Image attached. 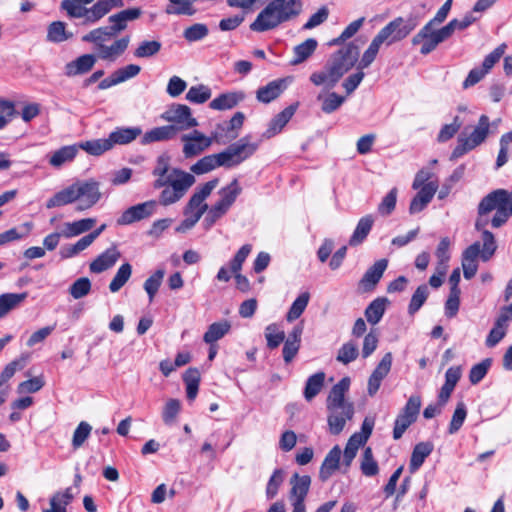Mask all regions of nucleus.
Returning a JSON list of instances; mask_svg holds the SVG:
<instances>
[{
  "instance_id": "nucleus-27",
  "label": "nucleus",
  "mask_w": 512,
  "mask_h": 512,
  "mask_svg": "<svg viewBox=\"0 0 512 512\" xmlns=\"http://www.w3.org/2000/svg\"><path fill=\"white\" fill-rule=\"evenodd\" d=\"M341 454L338 445L328 452L319 471V479L322 482H326L339 469Z\"/></svg>"
},
{
  "instance_id": "nucleus-21",
  "label": "nucleus",
  "mask_w": 512,
  "mask_h": 512,
  "mask_svg": "<svg viewBox=\"0 0 512 512\" xmlns=\"http://www.w3.org/2000/svg\"><path fill=\"white\" fill-rule=\"evenodd\" d=\"M478 257L480 254V242L468 246L462 253V268L465 279L473 278L478 270Z\"/></svg>"
},
{
  "instance_id": "nucleus-40",
  "label": "nucleus",
  "mask_w": 512,
  "mask_h": 512,
  "mask_svg": "<svg viewBox=\"0 0 512 512\" xmlns=\"http://www.w3.org/2000/svg\"><path fill=\"white\" fill-rule=\"evenodd\" d=\"M73 37V33L66 30V23L54 21L47 27L46 40L52 43H61Z\"/></svg>"
},
{
  "instance_id": "nucleus-20",
  "label": "nucleus",
  "mask_w": 512,
  "mask_h": 512,
  "mask_svg": "<svg viewBox=\"0 0 512 512\" xmlns=\"http://www.w3.org/2000/svg\"><path fill=\"white\" fill-rule=\"evenodd\" d=\"M388 266V260L380 259L376 261L371 267L367 269L363 277L359 282V286L364 291H372L380 279L382 278L386 268Z\"/></svg>"
},
{
  "instance_id": "nucleus-37",
  "label": "nucleus",
  "mask_w": 512,
  "mask_h": 512,
  "mask_svg": "<svg viewBox=\"0 0 512 512\" xmlns=\"http://www.w3.org/2000/svg\"><path fill=\"white\" fill-rule=\"evenodd\" d=\"M96 224L95 218H84L74 222L64 223L63 236L65 238L76 237L90 231Z\"/></svg>"
},
{
  "instance_id": "nucleus-54",
  "label": "nucleus",
  "mask_w": 512,
  "mask_h": 512,
  "mask_svg": "<svg viewBox=\"0 0 512 512\" xmlns=\"http://www.w3.org/2000/svg\"><path fill=\"white\" fill-rule=\"evenodd\" d=\"M429 296V288L426 284H422L413 293L408 305V314L414 315L420 310Z\"/></svg>"
},
{
  "instance_id": "nucleus-43",
  "label": "nucleus",
  "mask_w": 512,
  "mask_h": 512,
  "mask_svg": "<svg viewBox=\"0 0 512 512\" xmlns=\"http://www.w3.org/2000/svg\"><path fill=\"white\" fill-rule=\"evenodd\" d=\"M231 329V324L227 320L212 323L203 336V340L207 344H213L214 342L223 338Z\"/></svg>"
},
{
  "instance_id": "nucleus-10",
  "label": "nucleus",
  "mask_w": 512,
  "mask_h": 512,
  "mask_svg": "<svg viewBox=\"0 0 512 512\" xmlns=\"http://www.w3.org/2000/svg\"><path fill=\"white\" fill-rule=\"evenodd\" d=\"M507 191L498 189L486 195L478 205V211L482 214H489L496 210L495 215L491 219L493 228H499L506 223L505 204H506Z\"/></svg>"
},
{
  "instance_id": "nucleus-33",
  "label": "nucleus",
  "mask_w": 512,
  "mask_h": 512,
  "mask_svg": "<svg viewBox=\"0 0 512 512\" xmlns=\"http://www.w3.org/2000/svg\"><path fill=\"white\" fill-rule=\"evenodd\" d=\"M318 42L314 38H308L293 48V57L290 60L292 66L299 65L309 59L317 49Z\"/></svg>"
},
{
  "instance_id": "nucleus-55",
  "label": "nucleus",
  "mask_w": 512,
  "mask_h": 512,
  "mask_svg": "<svg viewBox=\"0 0 512 512\" xmlns=\"http://www.w3.org/2000/svg\"><path fill=\"white\" fill-rule=\"evenodd\" d=\"M265 338L267 347L275 349L285 340V332L278 324L272 323L265 328Z\"/></svg>"
},
{
  "instance_id": "nucleus-3",
  "label": "nucleus",
  "mask_w": 512,
  "mask_h": 512,
  "mask_svg": "<svg viewBox=\"0 0 512 512\" xmlns=\"http://www.w3.org/2000/svg\"><path fill=\"white\" fill-rule=\"evenodd\" d=\"M359 46L350 42L330 55L322 71L313 72L310 81L316 85H326L331 89L350 71L359 58Z\"/></svg>"
},
{
  "instance_id": "nucleus-44",
  "label": "nucleus",
  "mask_w": 512,
  "mask_h": 512,
  "mask_svg": "<svg viewBox=\"0 0 512 512\" xmlns=\"http://www.w3.org/2000/svg\"><path fill=\"white\" fill-rule=\"evenodd\" d=\"M325 376V373L321 371L311 375L307 379L303 392L304 398L307 401L314 399L322 390L325 382Z\"/></svg>"
},
{
  "instance_id": "nucleus-34",
  "label": "nucleus",
  "mask_w": 512,
  "mask_h": 512,
  "mask_svg": "<svg viewBox=\"0 0 512 512\" xmlns=\"http://www.w3.org/2000/svg\"><path fill=\"white\" fill-rule=\"evenodd\" d=\"M373 224L374 218L372 215H366L362 217L358 221L357 226L349 239V245L351 247H356L362 244L364 240L367 238L368 234L370 233Z\"/></svg>"
},
{
  "instance_id": "nucleus-46",
  "label": "nucleus",
  "mask_w": 512,
  "mask_h": 512,
  "mask_svg": "<svg viewBox=\"0 0 512 512\" xmlns=\"http://www.w3.org/2000/svg\"><path fill=\"white\" fill-rule=\"evenodd\" d=\"M78 152L77 145L64 146L56 150L50 157L49 163L56 168L61 167L66 162L72 161Z\"/></svg>"
},
{
  "instance_id": "nucleus-25",
  "label": "nucleus",
  "mask_w": 512,
  "mask_h": 512,
  "mask_svg": "<svg viewBox=\"0 0 512 512\" xmlns=\"http://www.w3.org/2000/svg\"><path fill=\"white\" fill-rule=\"evenodd\" d=\"M142 135V129L138 126L134 127H117L108 136L111 149L115 145H127Z\"/></svg>"
},
{
  "instance_id": "nucleus-42",
  "label": "nucleus",
  "mask_w": 512,
  "mask_h": 512,
  "mask_svg": "<svg viewBox=\"0 0 512 512\" xmlns=\"http://www.w3.org/2000/svg\"><path fill=\"white\" fill-rule=\"evenodd\" d=\"M27 292L4 293L0 295V318L5 317L11 310L18 307L26 298Z\"/></svg>"
},
{
  "instance_id": "nucleus-49",
  "label": "nucleus",
  "mask_w": 512,
  "mask_h": 512,
  "mask_svg": "<svg viewBox=\"0 0 512 512\" xmlns=\"http://www.w3.org/2000/svg\"><path fill=\"white\" fill-rule=\"evenodd\" d=\"M78 146V150L82 149L88 154L93 156H100L103 153L111 150V144L108 138L95 139L90 141L81 142Z\"/></svg>"
},
{
  "instance_id": "nucleus-51",
  "label": "nucleus",
  "mask_w": 512,
  "mask_h": 512,
  "mask_svg": "<svg viewBox=\"0 0 512 512\" xmlns=\"http://www.w3.org/2000/svg\"><path fill=\"white\" fill-rule=\"evenodd\" d=\"M211 95L212 91L208 86L199 84L189 88L186 100L194 104H203L211 98Z\"/></svg>"
},
{
  "instance_id": "nucleus-52",
  "label": "nucleus",
  "mask_w": 512,
  "mask_h": 512,
  "mask_svg": "<svg viewBox=\"0 0 512 512\" xmlns=\"http://www.w3.org/2000/svg\"><path fill=\"white\" fill-rule=\"evenodd\" d=\"M131 274L132 266L129 263L122 264L109 284L110 291L112 293L118 292L129 280Z\"/></svg>"
},
{
  "instance_id": "nucleus-47",
  "label": "nucleus",
  "mask_w": 512,
  "mask_h": 512,
  "mask_svg": "<svg viewBox=\"0 0 512 512\" xmlns=\"http://www.w3.org/2000/svg\"><path fill=\"white\" fill-rule=\"evenodd\" d=\"M241 192L242 188L240 187L238 180L234 179L229 185L219 190L218 194L220 199L218 201L230 208Z\"/></svg>"
},
{
  "instance_id": "nucleus-38",
  "label": "nucleus",
  "mask_w": 512,
  "mask_h": 512,
  "mask_svg": "<svg viewBox=\"0 0 512 512\" xmlns=\"http://www.w3.org/2000/svg\"><path fill=\"white\" fill-rule=\"evenodd\" d=\"M387 304L388 299L385 297L374 299L364 312L367 321L372 325L379 323L386 311Z\"/></svg>"
},
{
  "instance_id": "nucleus-57",
  "label": "nucleus",
  "mask_w": 512,
  "mask_h": 512,
  "mask_svg": "<svg viewBox=\"0 0 512 512\" xmlns=\"http://www.w3.org/2000/svg\"><path fill=\"white\" fill-rule=\"evenodd\" d=\"M361 471L365 476L372 477L378 474L379 467L373 457V452L370 447H366L361 461Z\"/></svg>"
},
{
  "instance_id": "nucleus-35",
  "label": "nucleus",
  "mask_w": 512,
  "mask_h": 512,
  "mask_svg": "<svg viewBox=\"0 0 512 512\" xmlns=\"http://www.w3.org/2000/svg\"><path fill=\"white\" fill-rule=\"evenodd\" d=\"M433 444L430 442H420L415 445L409 464L411 473L416 472L424 463L425 459L432 453Z\"/></svg>"
},
{
  "instance_id": "nucleus-39",
  "label": "nucleus",
  "mask_w": 512,
  "mask_h": 512,
  "mask_svg": "<svg viewBox=\"0 0 512 512\" xmlns=\"http://www.w3.org/2000/svg\"><path fill=\"white\" fill-rule=\"evenodd\" d=\"M284 80H274L257 90V99L263 103H269L280 96L284 89Z\"/></svg>"
},
{
  "instance_id": "nucleus-53",
  "label": "nucleus",
  "mask_w": 512,
  "mask_h": 512,
  "mask_svg": "<svg viewBox=\"0 0 512 512\" xmlns=\"http://www.w3.org/2000/svg\"><path fill=\"white\" fill-rule=\"evenodd\" d=\"M450 240L448 237H444L438 244L436 249V257L438 259L437 271L441 275H445L447 270V263L450 259L449 253Z\"/></svg>"
},
{
  "instance_id": "nucleus-64",
  "label": "nucleus",
  "mask_w": 512,
  "mask_h": 512,
  "mask_svg": "<svg viewBox=\"0 0 512 512\" xmlns=\"http://www.w3.org/2000/svg\"><path fill=\"white\" fill-rule=\"evenodd\" d=\"M91 291V281L87 277L78 278L69 287V293L74 299H81Z\"/></svg>"
},
{
  "instance_id": "nucleus-24",
  "label": "nucleus",
  "mask_w": 512,
  "mask_h": 512,
  "mask_svg": "<svg viewBox=\"0 0 512 512\" xmlns=\"http://www.w3.org/2000/svg\"><path fill=\"white\" fill-rule=\"evenodd\" d=\"M303 333V326L296 325L286 338L282 350L283 359L285 363H290L297 355L301 346V336Z\"/></svg>"
},
{
  "instance_id": "nucleus-9",
  "label": "nucleus",
  "mask_w": 512,
  "mask_h": 512,
  "mask_svg": "<svg viewBox=\"0 0 512 512\" xmlns=\"http://www.w3.org/2000/svg\"><path fill=\"white\" fill-rule=\"evenodd\" d=\"M417 26L413 17H397L384 26L376 37L387 46L405 39Z\"/></svg>"
},
{
  "instance_id": "nucleus-22",
  "label": "nucleus",
  "mask_w": 512,
  "mask_h": 512,
  "mask_svg": "<svg viewBox=\"0 0 512 512\" xmlns=\"http://www.w3.org/2000/svg\"><path fill=\"white\" fill-rule=\"evenodd\" d=\"M437 189L438 184L434 181L427 182V184L420 188V191L416 194L410 203V214L421 212L430 203Z\"/></svg>"
},
{
  "instance_id": "nucleus-36",
  "label": "nucleus",
  "mask_w": 512,
  "mask_h": 512,
  "mask_svg": "<svg viewBox=\"0 0 512 512\" xmlns=\"http://www.w3.org/2000/svg\"><path fill=\"white\" fill-rule=\"evenodd\" d=\"M76 188L74 184L58 191L46 202V208L52 209L56 207H62L71 203L76 202Z\"/></svg>"
},
{
  "instance_id": "nucleus-18",
  "label": "nucleus",
  "mask_w": 512,
  "mask_h": 512,
  "mask_svg": "<svg viewBox=\"0 0 512 512\" xmlns=\"http://www.w3.org/2000/svg\"><path fill=\"white\" fill-rule=\"evenodd\" d=\"M392 360V353L387 352L370 375L367 386V393L369 396H374L378 392L382 380L391 370Z\"/></svg>"
},
{
  "instance_id": "nucleus-28",
  "label": "nucleus",
  "mask_w": 512,
  "mask_h": 512,
  "mask_svg": "<svg viewBox=\"0 0 512 512\" xmlns=\"http://www.w3.org/2000/svg\"><path fill=\"white\" fill-rule=\"evenodd\" d=\"M245 99V93L242 91H233L220 94L214 98L209 107L213 110L224 111L236 107L240 102Z\"/></svg>"
},
{
  "instance_id": "nucleus-1",
  "label": "nucleus",
  "mask_w": 512,
  "mask_h": 512,
  "mask_svg": "<svg viewBox=\"0 0 512 512\" xmlns=\"http://www.w3.org/2000/svg\"><path fill=\"white\" fill-rule=\"evenodd\" d=\"M142 13L139 7L121 10L109 16V26L95 28L83 35L81 40L94 45L99 59L114 62L125 53L131 40L129 35L117 36L127 29L129 22L139 19Z\"/></svg>"
},
{
  "instance_id": "nucleus-2",
  "label": "nucleus",
  "mask_w": 512,
  "mask_h": 512,
  "mask_svg": "<svg viewBox=\"0 0 512 512\" xmlns=\"http://www.w3.org/2000/svg\"><path fill=\"white\" fill-rule=\"evenodd\" d=\"M170 162L169 155L161 154L157 157L152 170V175L155 177L153 188H164L159 196V202L164 206L181 200L196 181L194 175L171 167Z\"/></svg>"
},
{
  "instance_id": "nucleus-15",
  "label": "nucleus",
  "mask_w": 512,
  "mask_h": 512,
  "mask_svg": "<svg viewBox=\"0 0 512 512\" xmlns=\"http://www.w3.org/2000/svg\"><path fill=\"white\" fill-rule=\"evenodd\" d=\"M158 207L156 200H149L143 203L136 204L127 208L121 216L117 219L118 225H130L134 222H138L147 219L155 214Z\"/></svg>"
},
{
  "instance_id": "nucleus-19",
  "label": "nucleus",
  "mask_w": 512,
  "mask_h": 512,
  "mask_svg": "<svg viewBox=\"0 0 512 512\" xmlns=\"http://www.w3.org/2000/svg\"><path fill=\"white\" fill-rule=\"evenodd\" d=\"M124 0H98L91 6L83 17L84 23L94 24L106 16L114 8H123Z\"/></svg>"
},
{
  "instance_id": "nucleus-29",
  "label": "nucleus",
  "mask_w": 512,
  "mask_h": 512,
  "mask_svg": "<svg viewBox=\"0 0 512 512\" xmlns=\"http://www.w3.org/2000/svg\"><path fill=\"white\" fill-rule=\"evenodd\" d=\"M297 105H290L283 111L278 113L269 123L268 129L263 133L265 138H271L276 134L280 133L284 126L289 122L292 116L295 114Z\"/></svg>"
},
{
  "instance_id": "nucleus-63",
  "label": "nucleus",
  "mask_w": 512,
  "mask_h": 512,
  "mask_svg": "<svg viewBox=\"0 0 512 512\" xmlns=\"http://www.w3.org/2000/svg\"><path fill=\"white\" fill-rule=\"evenodd\" d=\"M218 167L215 154L207 155L198 160L190 168L191 172L201 175L208 173Z\"/></svg>"
},
{
  "instance_id": "nucleus-11",
  "label": "nucleus",
  "mask_w": 512,
  "mask_h": 512,
  "mask_svg": "<svg viewBox=\"0 0 512 512\" xmlns=\"http://www.w3.org/2000/svg\"><path fill=\"white\" fill-rule=\"evenodd\" d=\"M422 405L419 395H412L397 415L394 423L393 438L399 440L405 431L417 420Z\"/></svg>"
},
{
  "instance_id": "nucleus-31",
  "label": "nucleus",
  "mask_w": 512,
  "mask_h": 512,
  "mask_svg": "<svg viewBox=\"0 0 512 512\" xmlns=\"http://www.w3.org/2000/svg\"><path fill=\"white\" fill-rule=\"evenodd\" d=\"M177 128L174 125L155 127L147 131L141 138V144L147 145L153 142L167 141L175 138Z\"/></svg>"
},
{
  "instance_id": "nucleus-7",
  "label": "nucleus",
  "mask_w": 512,
  "mask_h": 512,
  "mask_svg": "<svg viewBox=\"0 0 512 512\" xmlns=\"http://www.w3.org/2000/svg\"><path fill=\"white\" fill-rule=\"evenodd\" d=\"M214 141L219 144H225L221 132H212L211 136H206L199 130L194 129L192 132L181 136L183 155L187 159L196 157L207 150Z\"/></svg>"
},
{
  "instance_id": "nucleus-61",
  "label": "nucleus",
  "mask_w": 512,
  "mask_h": 512,
  "mask_svg": "<svg viewBox=\"0 0 512 512\" xmlns=\"http://www.w3.org/2000/svg\"><path fill=\"white\" fill-rule=\"evenodd\" d=\"M382 44L383 43L376 36L373 38L370 45L362 55L361 61L358 65L359 70L367 68L372 64Z\"/></svg>"
},
{
  "instance_id": "nucleus-58",
  "label": "nucleus",
  "mask_w": 512,
  "mask_h": 512,
  "mask_svg": "<svg viewBox=\"0 0 512 512\" xmlns=\"http://www.w3.org/2000/svg\"><path fill=\"white\" fill-rule=\"evenodd\" d=\"M481 238L483 242L482 249L480 248L481 259L486 262L494 255L497 244L493 233L490 231L481 232Z\"/></svg>"
},
{
  "instance_id": "nucleus-32",
  "label": "nucleus",
  "mask_w": 512,
  "mask_h": 512,
  "mask_svg": "<svg viewBox=\"0 0 512 512\" xmlns=\"http://www.w3.org/2000/svg\"><path fill=\"white\" fill-rule=\"evenodd\" d=\"M120 257V252L116 247H110L105 250L102 254H100L93 262L90 264V271L93 273H101L109 268H111L116 261Z\"/></svg>"
},
{
  "instance_id": "nucleus-6",
  "label": "nucleus",
  "mask_w": 512,
  "mask_h": 512,
  "mask_svg": "<svg viewBox=\"0 0 512 512\" xmlns=\"http://www.w3.org/2000/svg\"><path fill=\"white\" fill-rule=\"evenodd\" d=\"M489 127V117L483 114L471 133H467V128L462 131L458 136L457 145L452 151L451 160L458 159L481 145L489 135Z\"/></svg>"
},
{
  "instance_id": "nucleus-59",
  "label": "nucleus",
  "mask_w": 512,
  "mask_h": 512,
  "mask_svg": "<svg viewBox=\"0 0 512 512\" xmlns=\"http://www.w3.org/2000/svg\"><path fill=\"white\" fill-rule=\"evenodd\" d=\"M358 355L359 350L357 344L352 341H349L344 343L340 347L336 359L337 361L346 365L354 361L358 357Z\"/></svg>"
},
{
  "instance_id": "nucleus-23",
  "label": "nucleus",
  "mask_w": 512,
  "mask_h": 512,
  "mask_svg": "<svg viewBox=\"0 0 512 512\" xmlns=\"http://www.w3.org/2000/svg\"><path fill=\"white\" fill-rule=\"evenodd\" d=\"M97 54H84L65 65V75L74 77L89 72L97 61Z\"/></svg>"
},
{
  "instance_id": "nucleus-26",
  "label": "nucleus",
  "mask_w": 512,
  "mask_h": 512,
  "mask_svg": "<svg viewBox=\"0 0 512 512\" xmlns=\"http://www.w3.org/2000/svg\"><path fill=\"white\" fill-rule=\"evenodd\" d=\"M291 497L294 498L292 504L305 505L304 501L309 492L311 478L308 475L300 476L295 473L291 479Z\"/></svg>"
},
{
  "instance_id": "nucleus-5",
  "label": "nucleus",
  "mask_w": 512,
  "mask_h": 512,
  "mask_svg": "<svg viewBox=\"0 0 512 512\" xmlns=\"http://www.w3.org/2000/svg\"><path fill=\"white\" fill-rule=\"evenodd\" d=\"M302 9L301 0H272L250 24L254 32H266L297 17Z\"/></svg>"
},
{
  "instance_id": "nucleus-30",
  "label": "nucleus",
  "mask_w": 512,
  "mask_h": 512,
  "mask_svg": "<svg viewBox=\"0 0 512 512\" xmlns=\"http://www.w3.org/2000/svg\"><path fill=\"white\" fill-rule=\"evenodd\" d=\"M245 115L242 112H236L229 122L218 124L213 132H221L226 142L234 140L238 136V131L243 126Z\"/></svg>"
},
{
  "instance_id": "nucleus-4",
  "label": "nucleus",
  "mask_w": 512,
  "mask_h": 512,
  "mask_svg": "<svg viewBox=\"0 0 512 512\" xmlns=\"http://www.w3.org/2000/svg\"><path fill=\"white\" fill-rule=\"evenodd\" d=\"M349 387L350 378L344 377L331 388L327 397V422L329 431L333 435L340 434L343 431L346 422L351 420L354 416V405L345 398Z\"/></svg>"
},
{
  "instance_id": "nucleus-48",
  "label": "nucleus",
  "mask_w": 512,
  "mask_h": 512,
  "mask_svg": "<svg viewBox=\"0 0 512 512\" xmlns=\"http://www.w3.org/2000/svg\"><path fill=\"white\" fill-rule=\"evenodd\" d=\"M162 48V44L158 40H143L134 50L135 58H151L156 56Z\"/></svg>"
},
{
  "instance_id": "nucleus-13",
  "label": "nucleus",
  "mask_w": 512,
  "mask_h": 512,
  "mask_svg": "<svg viewBox=\"0 0 512 512\" xmlns=\"http://www.w3.org/2000/svg\"><path fill=\"white\" fill-rule=\"evenodd\" d=\"M99 182L89 179L86 181H77L74 183L76 188V206L75 210L82 212L92 208L101 198Z\"/></svg>"
},
{
  "instance_id": "nucleus-60",
  "label": "nucleus",
  "mask_w": 512,
  "mask_h": 512,
  "mask_svg": "<svg viewBox=\"0 0 512 512\" xmlns=\"http://www.w3.org/2000/svg\"><path fill=\"white\" fill-rule=\"evenodd\" d=\"M92 431V426L86 422L81 421L76 427L72 437V447L74 450L79 449L84 442L88 439Z\"/></svg>"
},
{
  "instance_id": "nucleus-8",
  "label": "nucleus",
  "mask_w": 512,
  "mask_h": 512,
  "mask_svg": "<svg viewBox=\"0 0 512 512\" xmlns=\"http://www.w3.org/2000/svg\"><path fill=\"white\" fill-rule=\"evenodd\" d=\"M247 139V137H243L237 143L228 146L224 151L215 154L218 167H234L252 156L258 149V144L249 143Z\"/></svg>"
},
{
  "instance_id": "nucleus-14",
  "label": "nucleus",
  "mask_w": 512,
  "mask_h": 512,
  "mask_svg": "<svg viewBox=\"0 0 512 512\" xmlns=\"http://www.w3.org/2000/svg\"><path fill=\"white\" fill-rule=\"evenodd\" d=\"M374 420L366 417L362 423L361 431L354 433L348 440L343 453V463L349 467L356 457L358 449L363 446L372 434Z\"/></svg>"
},
{
  "instance_id": "nucleus-17",
  "label": "nucleus",
  "mask_w": 512,
  "mask_h": 512,
  "mask_svg": "<svg viewBox=\"0 0 512 512\" xmlns=\"http://www.w3.org/2000/svg\"><path fill=\"white\" fill-rule=\"evenodd\" d=\"M435 32L434 25L426 23L424 27L412 38L413 45L421 44V54L427 55L431 53L440 43H442Z\"/></svg>"
},
{
  "instance_id": "nucleus-56",
  "label": "nucleus",
  "mask_w": 512,
  "mask_h": 512,
  "mask_svg": "<svg viewBox=\"0 0 512 512\" xmlns=\"http://www.w3.org/2000/svg\"><path fill=\"white\" fill-rule=\"evenodd\" d=\"M317 99L322 100L321 109L326 114L336 111L345 101V97L340 96L335 92H330L326 96L319 94Z\"/></svg>"
},
{
  "instance_id": "nucleus-62",
  "label": "nucleus",
  "mask_w": 512,
  "mask_h": 512,
  "mask_svg": "<svg viewBox=\"0 0 512 512\" xmlns=\"http://www.w3.org/2000/svg\"><path fill=\"white\" fill-rule=\"evenodd\" d=\"M164 270L158 269L153 275L146 279L144 282V290L149 296V301L152 302L164 277Z\"/></svg>"
},
{
  "instance_id": "nucleus-16",
  "label": "nucleus",
  "mask_w": 512,
  "mask_h": 512,
  "mask_svg": "<svg viewBox=\"0 0 512 512\" xmlns=\"http://www.w3.org/2000/svg\"><path fill=\"white\" fill-rule=\"evenodd\" d=\"M219 180L214 178L196 189L191 198L189 199L185 209L184 215H190L195 211L204 209V213L208 210V205L204 203L206 198L217 187Z\"/></svg>"
},
{
  "instance_id": "nucleus-45",
  "label": "nucleus",
  "mask_w": 512,
  "mask_h": 512,
  "mask_svg": "<svg viewBox=\"0 0 512 512\" xmlns=\"http://www.w3.org/2000/svg\"><path fill=\"white\" fill-rule=\"evenodd\" d=\"M95 0H63L61 2V9L66 11L69 18H83L85 16L84 11H88L89 8L85 5L91 4Z\"/></svg>"
},
{
  "instance_id": "nucleus-12",
  "label": "nucleus",
  "mask_w": 512,
  "mask_h": 512,
  "mask_svg": "<svg viewBox=\"0 0 512 512\" xmlns=\"http://www.w3.org/2000/svg\"><path fill=\"white\" fill-rule=\"evenodd\" d=\"M161 118L171 123L170 125L176 126L177 133L198 126V121L193 117L191 108L185 104H171Z\"/></svg>"
},
{
  "instance_id": "nucleus-50",
  "label": "nucleus",
  "mask_w": 512,
  "mask_h": 512,
  "mask_svg": "<svg viewBox=\"0 0 512 512\" xmlns=\"http://www.w3.org/2000/svg\"><path fill=\"white\" fill-rule=\"evenodd\" d=\"M310 300V293L303 292L301 293L292 303L289 311L286 314V320L288 322H293L297 320L302 313L305 311Z\"/></svg>"
},
{
  "instance_id": "nucleus-41",
  "label": "nucleus",
  "mask_w": 512,
  "mask_h": 512,
  "mask_svg": "<svg viewBox=\"0 0 512 512\" xmlns=\"http://www.w3.org/2000/svg\"><path fill=\"white\" fill-rule=\"evenodd\" d=\"M74 494L72 488L68 487L63 492H56L50 498V509H45L43 512H66V507L73 501Z\"/></svg>"
}]
</instances>
